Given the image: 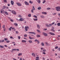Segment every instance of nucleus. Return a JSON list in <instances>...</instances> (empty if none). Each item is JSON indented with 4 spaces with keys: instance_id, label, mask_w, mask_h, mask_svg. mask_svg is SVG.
Instances as JSON below:
<instances>
[{
    "instance_id": "nucleus-50",
    "label": "nucleus",
    "mask_w": 60,
    "mask_h": 60,
    "mask_svg": "<svg viewBox=\"0 0 60 60\" xmlns=\"http://www.w3.org/2000/svg\"><path fill=\"white\" fill-rule=\"evenodd\" d=\"M55 24V22H53L51 24V26H52L53 24Z\"/></svg>"
},
{
    "instance_id": "nucleus-22",
    "label": "nucleus",
    "mask_w": 60,
    "mask_h": 60,
    "mask_svg": "<svg viewBox=\"0 0 60 60\" xmlns=\"http://www.w3.org/2000/svg\"><path fill=\"white\" fill-rule=\"evenodd\" d=\"M33 17H34V18H37V16H36L35 15H34L33 16Z\"/></svg>"
},
{
    "instance_id": "nucleus-5",
    "label": "nucleus",
    "mask_w": 60,
    "mask_h": 60,
    "mask_svg": "<svg viewBox=\"0 0 60 60\" xmlns=\"http://www.w3.org/2000/svg\"><path fill=\"white\" fill-rule=\"evenodd\" d=\"M28 33H29L30 34H34L35 35L36 33L34 32H28Z\"/></svg>"
},
{
    "instance_id": "nucleus-7",
    "label": "nucleus",
    "mask_w": 60,
    "mask_h": 60,
    "mask_svg": "<svg viewBox=\"0 0 60 60\" xmlns=\"http://www.w3.org/2000/svg\"><path fill=\"white\" fill-rule=\"evenodd\" d=\"M43 34L45 36H48V34L44 32H43Z\"/></svg>"
},
{
    "instance_id": "nucleus-4",
    "label": "nucleus",
    "mask_w": 60,
    "mask_h": 60,
    "mask_svg": "<svg viewBox=\"0 0 60 60\" xmlns=\"http://www.w3.org/2000/svg\"><path fill=\"white\" fill-rule=\"evenodd\" d=\"M25 29L26 31H27V30H28L27 29H29V27L28 26H26L25 27Z\"/></svg>"
},
{
    "instance_id": "nucleus-36",
    "label": "nucleus",
    "mask_w": 60,
    "mask_h": 60,
    "mask_svg": "<svg viewBox=\"0 0 60 60\" xmlns=\"http://www.w3.org/2000/svg\"><path fill=\"white\" fill-rule=\"evenodd\" d=\"M16 50V49H12V51H15V50Z\"/></svg>"
},
{
    "instance_id": "nucleus-34",
    "label": "nucleus",
    "mask_w": 60,
    "mask_h": 60,
    "mask_svg": "<svg viewBox=\"0 0 60 60\" xmlns=\"http://www.w3.org/2000/svg\"><path fill=\"white\" fill-rule=\"evenodd\" d=\"M51 30L52 31V32H55V30H53V29H51Z\"/></svg>"
},
{
    "instance_id": "nucleus-60",
    "label": "nucleus",
    "mask_w": 60,
    "mask_h": 60,
    "mask_svg": "<svg viewBox=\"0 0 60 60\" xmlns=\"http://www.w3.org/2000/svg\"><path fill=\"white\" fill-rule=\"evenodd\" d=\"M53 15H56V13H54L53 14Z\"/></svg>"
},
{
    "instance_id": "nucleus-33",
    "label": "nucleus",
    "mask_w": 60,
    "mask_h": 60,
    "mask_svg": "<svg viewBox=\"0 0 60 60\" xmlns=\"http://www.w3.org/2000/svg\"><path fill=\"white\" fill-rule=\"evenodd\" d=\"M4 40L5 41H7L8 40V39L7 38H5L4 39Z\"/></svg>"
},
{
    "instance_id": "nucleus-38",
    "label": "nucleus",
    "mask_w": 60,
    "mask_h": 60,
    "mask_svg": "<svg viewBox=\"0 0 60 60\" xmlns=\"http://www.w3.org/2000/svg\"><path fill=\"white\" fill-rule=\"evenodd\" d=\"M27 35H26V34H25L24 35V37H27Z\"/></svg>"
},
{
    "instance_id": "nucleus-19",
    "label": "nucleus",
    "mask_w": 60,
    "mask_h": 60,
    "mask_svg": "<svg viewBox=\"0 0 60 60\" xmlns=\"http://www.w3.org/2000/svg\"><path fill=\"white\" fill-rule=\"evenodd\" d=\"M22 42H26V40H22Z\"/></svg>"
},
{
    "instance_id": "nucleus-58",
    "label": "nucleus",
    "mask_w": 60,
    "mask_h": 60,
    "mask_svg": "<svg viewBox=\"0 0 60 60\" xmlns=\"http://www.w3.org/2000/svg\"><path fill=\"white\" fill-rule=\"evenodd\" d=\"M8 11H11V10L10 9H9L8 10Z\"/></svg>"
},
{
    "instance_id": "nucleus-8",
    "label": "nucleus",
    "mask_w": 60,
    "mask_h": 60,
    "mask_svg": "<svg viewBox=\"0 0 60 60\" xmlns=\"http://www.w3.org/2000/svg\"><path fill=\"white\" fill-rule=\"evenodd\" d=\"M49 34H51V35H55V34L53 33L50 32L49 33Z\"/></svg>"
},
{
    "instance_id": "nucleus-49",
    "label": "nucleus",
    "mask_w": 60,
    "mask_h": 60,
    "mask_svg": "<svg viewBox=\"0 0 60 60\" xmlns=\"http://www.w3.org/2000/svg\"><path fill=\"white\" fill-rule=\"evenodd\" d=\"M16 34H19V32H18V31H16Z\"/></svg>"
},
{
    "instance_id": "nucleus-45",
    "label": "nucleus",
    "mask_w": 60,
    "mask_h": 60,
    "mask_svg": "<svg viewBox=\"0 0 60 60\" xmlns=\"http://www.w3.org/2000/svg\"><path fill=\"white\" fill-rule=\"evenodd\" d=\"M10 28H11L12 29H14V27L12 28V27H11Z\"/></svg>"
},
{
    "instance_id": "nucleus-18",
    "label": "nucleus",
    "mask_w": 60,
    "mask_h": 60,
    "mask_svg": "<svg viewBox=\"0 0 60 60\" xmlns=\"http://www.w3.org/2000/svg\"><path fill=\"white\" fill-rule=\"evenodd\" d=\"M42 14H45V15L47 14V12H42Z\"/></svg>"
},
{
    "instance_id": "nucleus-6",
    "label": "nucleus",
    "mask_w": 60,
    "mask_h": 60,
    "mask_svg": "<svg viewBox=\"0 0 60 60\" xmlns=\"http://www.w3.org/2000/svg\"><path fill=\"white\" fill-rule=\"evenodd\" d=\"M12 13H13L14 14H15V15H16V12H15V11H12Z\"/></svg>"
},
{
    "instance_id": "nucleus-24",
    "label": "nucleus",
    "mask_w": 60,
    "mask_h": 60,
    "mask_svg": "<svg viewBox=\"0 0 60 60\" xmlns=\"http://www.w3.org/2000/svg\"><path fill=\"white\" fill-rule=\"evenodd\" d=\"M38 29H40V26L39 25H38Z\"/></svg>"
},
{
    "instance_id": "nucleus-21",
    "label": "nucleus",
    "mask_w": 60,
    "mask_h": 60,
    "mask_svg": "<svg viewBox=\"0 0 60 60\" xmlns=\"http://www.w3.org/2000/svg\"><path fill=\"white\" fill-rule=\"evenodd\" d=\"M18 17H19V18H22V16L21 15H19Z\"/></svg>"
},
{
    "instance_id": "nucleus-20",
    "label": "nucleus",
    "mask_w": 60,
    "mask_h": 60,
    "mask_svg": "<svg viewBox=\"0 0 60 60\" xmlns=\"http://www.w3.org/2000/svg\"><path fill=\"white\" fill-rule=\"evenodd\" d=\"M38 2L39 4L41 3V0H38Z\"/></svg>"
},
{
    "instance_id": "nucleus-10",
    "label": "nucleus",
    "mask_w": 60,
    "mask_h": 60,
    "mask_svg": "<svg viewBox=\"0 0 60 60\" xmlns=\"http://www.w3.org/2000/svg\"><path fill=\"white\" fill-rule=\"evenodd\" d=\"M19 20L21 21H24V19H23V18H20L19 19Z\"/></svg>"
},
{
    "instance_id": "nucleus-64",
    "label": "nucleus",
    "mask_w": 60,
    "mask_h": 60,
    "mask_svg": "<svg viewBox=\"0 0 60 60\" xmlns=\"http://www.w3.org/2000/svg\"><path fill=\"white\" fill-rule=\"evenodd\" d=\"M13 59L14 60H17V59L14 58H13Z\"/></svg>"
},
{
    "instance_id": "nucleus-62",
    "label": "nucleus",
    "mask_w": 60,
    "mask_h": 60,
    "mask_svg": "<svg viewBox=\"0 0 60 60\" xmlns=\"http://www.w3.org/2000/svg\"><path fill=\"white\" fill-rule=\"evenodd\" d=\"M4 31H5V28H4Z\"/></svg>"
},
{
    "instance_id": "nucleus-23",
    "label": "nucleus",
    "mask_w": 60,
    "mask_h": 60,
    "mask_svg": "<svg viewBox=\"0 0 60 60\" xmlns=\"http://www.w3.org/2000/svg\"><path fill=\"white\" fill-rule=\"evenodd\" d=\"M0 47L1 48H4V46L0 45Z\"/></svg>"
},
{
    "instance_id": "nucleus-63",
    "label": "nucleus",
    "mask_w": 60,
    "mask_h": 60,
    "mask_svg": "<svg viewBox=\"0 0 60 60\" xmlns=\"http://www.w3.org/2000/svg\"><path fill=\"white\" fill-rule=\"evenodd\" d=\"M57 48H58V46H56L55 47V49H57Z\"/></svg>"
},
{
    "instance_id": "nucleus-27",
    "label": "nucleus",
    "mask_w": 60,
    "mask_h": 60,
    "mask_svg": "<svg viewBox=\"0 0 60 60\" xmlns=\"http://www.w3.org/2000/svg\"><path fill=\"white\" fill-rule=\"evenodd\" d=\"M14 25L15 26H18V24L16 23H14Z\"/></svg>"
},
{
    "instance_id": "nucleus-35",
    "label": "nucleus",
    "mask_w": 60,
    "mask_h": 60,
    "mask_svg": "<svg viewBox=\"0 0 60 60\" xmlns=\"http://www.w3.org/2000/svg\"><path fill=\"white\" fill-rule=\"evenodd\" d=\"M57 25L58 26H60V23H58L57 24Z\"/></svg>"
},
{
    "instance_id": "nucleus-44",
    "label": "nucleus",
    "mask_w": 60,
    "mask_h": 60,
    "mask_svg": "<svg viewBox=\"0 0 60 60\" xmlns=\"http://www.w3.org/2000/svg\"><path fill=\"white\" fill-rule=\"evenodd\" d=\"M45 2H46V1L44 0L43 2V4H44V3H45Z\"/></svg>"
},
{
    "instance_id": "nucleus-39",
    "label": "nucleus",
    "mask_w": 60,
    "mask_h": 60,
    "mask_svg": "<svg viewBox=\"0 0 60 60\" xmlns=\"http://www.w3.org/2000/svg\"><path fill=\"white\" fill-rule=\"evenodd\" d=\"M10 20L11 21V22H13L14 21H13V20L12 19H11Z\"/></svg>"
},
{
    "instance_id": "nucleus-3",
    "label": "nucleus",
    "mask_w": 60,
    "mask_h": 60,
    "mask_svg": "<svg viewBox=\"0 0 60 60\" xmlns=\"http://www.w3.org/2000/svg\"><path fill=\"white\" fill-rule=\"evenodd\" d=\"M33 8L31 9V11L32 12V13H34V10H35V8H34V7L33 6Z\"/></svg>"
},
{
    "instance_id": "nucleus-47",
    "label": "nucleus",
    "mask_w": 60,
    "mask_h": 60,
    "mask_svg": "<svg viewBox=\"0 0 60 60\" xmlns=\"http://www.w3.org/2000/svg\"><path fill=\"white\" fill-rule=\"evenodd\" d=\"M38 33H41V31H40V30H38Z\"/></svg>"
},
{
    "instance_id": "nucleus-12",
    "label": "nucleus",
    "mask_w": 60,
    "mask_h": 60,
    "mask_svg": "<svg viewBox=\"0 0 60 60\" xmlns=\"http://www.w3.org/2000/svg\"><path fill=\"white\" fill-rule=\"evenodd\" d=\"M32 56H34V57H35V54L34 53H32Z\"/></svg>"
},
{
    "instance_id": "nucleus-26",
    "label": "nucleus",
    "mask_w": 60,
    "mask_h": 60,
    "mask_svg": "<svg viewBox=\"0 0 60 60\" xmlns=\"http://www.w3.org/2000/svg\"><path fill=\"white\" fill-rule=\"evenodd\" d=\"M4 0V3H7V0Z\"/></svg>"
},
{
    "instance_id": "nucleus-16",
    "label": "nucleus",
    "mask_w": 60,
    "mask_h": 60,
    "mask_svg": "<svg viewBox=\"0 0 60 60\" xmlns=\"http://www.w3.org/2000/svg\"><path fill=\"white\" fill-rule=\"evenodd\" d=\"M41 18H42L43 19H44L45 18V17L43 15H41Z\"/></svg>"
},
{
    "instance_id": "nucleus-11",
    "label": "nucleus",
    "mask_w": 60,
    "mask_h": 60,
    "mask_svg": "<svg viewBox=\"0 0 60 60\" xmlns=\"http://www.w3.org/2000/svg\"><path fill=\"white\" fill-rule=\"evenodd\" d=\"M11 3L12 5H13L14 4V2L12 0L11 1Z\"/></svg>"
},
{
    "instance_id": "nucleus-15",
    "label": "nucleus",
    "mask_w": 60,
    "mask_h": 60,
    "mask_svg": "<svg viewBox=\"0 0 60 60\" xmlns=\"http://www.w3.org/2000/svg\"><path fill=\"white\" fill-rule=\"evenodd\" d=\"M46 26H47V27H49V25L48 24H46Z\"/></svg>"
},
{
    "instance_id": "nucleus-32",
    "label": "nucleus",
    "mask_w": 60,
    "mask_h": 60,
    "mask_svg": "<svg viewBox=\"0 0 60 60\" xmlns=\"http://www.w3.org/2000/svg\"><path fill=\"white\" fill-rule=\"evenodd\" d=\"M29 3L30 4H33V2H32L31 1H29Z\"/></svg>"
},
{
    "instance_id": "nucleus-40",
    "label": "nucleus",
    "mask_w": 60,
    "mask_h": 60,
    "mask_svg": "<svg viewBox=\"0 0 60 60\" xmlns=\"http://www.w3.org/2000/svg\"><path fill=\"white\" fill-rule=\"evenodd\" d=\"M5 25H4L3 26V28H5Z\"/></svg>"
},
{
    "instance_id": "nucleus-61",
    "label": "nucleus",
    "mask_w": 60,
    "mask_h": 60,
    "mask_svg": "<svg viewBox=\"0 0 60 60\" xmlns=\"http://www.w3.org/2000/svg\"><path fill=\"white\" fill-rule=\"evenodd\" d=\"M8 6H10V4H8Z\"/></svg>"
},
{
    "instance_id": "nucleus-51",
    "label": "nucleus",
    "mask_w": 60,
    "mask_h": 60,
    "mask_svg": "<svg viewBox=\"0 0 60 60\" xmlns=\"http://www.w3.org/2000/svg\"><path fill=\"white\" fill-rule=\"evenodd\" d=\"M40 43V41H38V44H39Z\"/></svg>"
},
{
    "instance_id": "nucleus-25",
    "label": "nucleus",
    "mask_w": 60,
    "mask_h": 60,
    "mask_svg": "<svg viewBox=\"0 0 60 60\" xmlns=\"http://www.w3.org/2000/svg\"><path fill=\"white\" fill-rule=\"evenodd\" d=\"M28 41L29 42V43H31L32 42V41L31 40H29Z\"/></svg>"
},
{
    "instance_id": "nucleus-17",
    "label": "nucleus",
    "mask_w": 60,
    "mask_h": 60,
    "mask_svg": "<svg viewBox=\"0 0 60 60\" xmlns=\"http://www.w3.org/2000/svg\"><path fill=\"white\" fill-rule=\"evenodd\" d=\"M22 55V53H20L19 54H18V56H21Z\"/></svg>"
},
{
    "instance_id": "nucleus-1",
    "label": "nucleus",
    "mask_w": 60,
    "mask_h": 60,
    "mask_svg": "<svg viewBox=\"0 0 60 60\" xmlns=\"http://www.w3.org/2000/svg\"><path fill=\"white\" fill-rule=\"evenodd\" d=\"M56 9L57 11H60V7L59 6L56 7Z\"/></svg>"
},
{
    "instance_id": "nucleus-43",
    "label": "nucleus",
    "mask_w": 60,
    "mask_h": 60,
    "mask_svg": "<svg viewBox=\"0 0 60 60\" xmlns=\"http://www.w3.org/2000/svg\"><path fill=\"white\" fill-rule=\"evenodd\" d=\"M18 38L19 39H20V36H18Z\"/></svg>"
},
{
    "instance_id": "nucleus-59",
    "label": "nucleus",
    "mask_w": 60,
    "mask_h": 60,
    "mask_svg": "<svg viewBox=\"0 0 60 60\" xmlns=\"http://www.w3.org/2000/svg\"><path fill=\"white\" fill-rule=\"evenodd\" d=\"M38 60H40V59H39V57H38Z\"/></svg>"
},
{
    "instance_id": "nucleus-54",
    "label": "nucleus",
    "mask_w": 60,
    "mask_h": 60,
    "mask_svg": "<svg viewBox=\"0 0 60 60\" xmlns=\"http://www.w3.org/2000/svg\"><path fill=\"white\" fill-rule=\"evenodd\" d=\"M2 42H4V40H2Z\"/></svg>"
},
{
    "instance_id": "nucleus-56",
    "label": "nucleus",
    "mask_w": 60,
    "mask_h": 60,
    "mask_svg": "<svg viewBox=\"0 0 60 60\" xmlns=\"http://www.w3.org/2000/svg\"><path fill=\"white\" fill-rule=\"evenodd\" d=\"M0 12L1 13H3V11L2 10L0 11Z\"/></svg>"
},
{
    "instance_id": "nucleus-53",
    "label": "nucleus",
    "mask_w": 60,
    "mask_h": 60,
    "mask_svg": "<svg viewBox=\"0 0 60 60\" xmlns=\"http://www.w3.org/2000/svg\"><path fill=\"white\" fill-rule=\"evenodd\" d=\"M16 50L17 51H19V49H16Z\"/></svg>"
},
{
    "instance_id": "nucleus-48",
    "label": "nucleus",
    "mask_w": 60,
    "mask_h": 60,
    "mask_svg": "<svg viewBox=\"0 0 60 60\" xmlns=\"http://www.w3.org/2000/svg\"><path fill=\"white\" fill-rule=\"evenodd\" d=\"M35 41L36 42L38 41V40H37V39H35Z\"/></svg>"
},
{
    "instance_id": "nucleus-57",
    "label": "nucleus",
    "mask_w": 60,
    "mask_h": 60,
    "mask_svg": "<svg viewBox=\"0 0 60 60\" xmlns=\"http://www.w3.org/2000/svg\"><path fill=\"white\" fill-rule=\"evenodd\" d=\"M43 54H44V55H45L46 54V53H45V52H43Z\"/></svg>"
},
{
    "instance_id": "nucleus-14",
    "label": "nucleus",
    "mask_w": 60,
    "mask_h": 60,
    "mask_svg": "<svg viewBox=\"0 0 60 60\" xmlns=\"http://www.w3.org/2000/svg\"><path fill=\"white\" fill-rule=\"evenodd\" d=\"M5 14H6V15H9V14H8L7 12H6V11L5 12Z\"/></svg>"
},
{
    "instance_id": "nucleus-37",
    "label": "nucleus",
    "mask_w": 60,
    "mask_h": 60,
    "mask_svg": "<svg viewBox=\"0 0 60 60\" xmlns=\"http://www.w3.org/2000/svg\"><path fill=\"white\" fill-rule=\"evenodd\" d=\"M43 52H46V50L45 49H44L43 50Z\"/></svg>"
},
{
    "instance_id": "nucleus-9",
    "label": "nucleus",
    "mask_w": 60,
    "mask_h": 60,
    "mask_svg": "<svg viewBox=\"0 0 60 60\" xmlns=\"http://www.w3.org/2000/svg\"><path fill=\"white\" fill-rule=\"evenodd\" d=\"M25 4L26 5H29V3H27L26 1H25Z\"/></svg>"
},
{
    "instance_id": "nucleus-29",
    "label": "nucleus",
    "mask_w": 60,
    "mask_h": 60,
    "mask_svg": "<svg viewBox=\"0 0 60 60\" xmlns=\"http://www.w3.org/2000/svg\"><path fill=\"white\" fill-rule=\"evenodd\" d=\"M41 44L42 46H43L44 45V43H41Z\"/></svg>"
},
{
    "instance_id": "nucleus-28",
    "label": "nucleus",
    "mask_w": 60,
    "mask_h": 60,
    "mask_svg": "<svg viewBox=\"0 0 60 60\" xmlns=\"http://www.w3.org/2000/svg\"><path fill=\"white\" fill-rule=\"evenodd\" d=\"M38 9L39 10H41V7H39L38 8Z\"/></svg>"
},
{
    "instance_id": "nucleus-2",
    "label": "nucleus",
    "mask_w": 60,
    "mask_h": 60,
    "mask_svg": "<svg viewBox=\"0 0 60 60\" xmlns=\"http://www.w3.org/2000/svg\"><path fill=\"white\" fill-rule=\"evenodd\" d=\"M16 4H17L19 6H22V4H21L19 3H16Z\"/></svg>"
},
{
    "instance_id": "nucleus-41",
    "label": "nucleus",
    "mask_w": 60,
    "mask_h": 60,
    "mask_svg": "<svg viewBox=\"0 0 60 60\" xmlns=\"http://www.w3.org/2000/svg\"><path fill=\"white\" fill-rule=\"evenodd\" d=\"M51 9V8H47V10H50Z\"/></svg>"
},
{
    "instance_id": "nucleus-13",
    "label": "nucleus",
    "mask_w": 60,
    "mask_h": 60,
    "mask_svg": "<svg viewBox=\"0 0 60 60\" xmlns=\"http://www.w3.org/2000/svg\"><path fill=\"white\" fill-rule=\"evenodd\" d=\"M29 38L30 40H32V39H34V37L33 38H31V37H29Z\"/></svg>"
},
{
    "instance_id": "nucleus-46",
    "label": "nucleus",
    "mask_w": 60,
    "mask_h": 60,
    "mask_svg": "<svg viewBox=\"0 0 60 60\" xmlns=\"http://www.w3.org/2000/svg\"><path fill=\"white\" fill-rule=\"evenodd\" d=\"M45 44H46V45L47 46L48 45V43L47 42H46L45 43Z\"/></svg>"
},
{
    "instance_id": "nucleus-52",
    "label": "nucleus",
    "mask_w": 60,
    "mask_h": 60,
    "mask_svg": "<svg viewBox=\"0 0 60 60\" xmlns=\"http://www.w3.org/2000/svg\"><path fill=\"white\" fill-rule=\"evenodd\" d=\"M58 49L59 51H60V48H58Z\"/></svg>"
},
{
    "instance_id": "nucleus-42",
    "label": "nucleus",
    "mask_w": 60,
    "mask_h": 60,
    "mask_svg": "<svg viewBox=\"0 0 60 60\" xmlns=\"http://www.w3.org/2000/svg\"><path fill=\"white\" fill-rule=\"evenodd\" d=\"M6 42H7V43H9V42H10V41H6Z\"/></svg>"
},
{
    "instance_id": "nucleus-31",
    "label": "nucleus",
    "mask_w": 60,
    "mask_h": 60,
    "mask_svg": "<svg viewBox=\"0 0 60 60\" xmlns=\"http://www.w3.org/2000/svg\"><path fill=\"white\" fill-rule=\"evenodd\" d=\"M28 17H30L31 16V15L30 14H29L28 15Z\"/></svg>"
},
{
    "instance_id": "nucleus-55",
    "label": "nucleus",
    "mask_w": 60,
    "mask_h": 60,
    "mask_svg": "<svg viewBox=\"0 0 60 60\" xmlns=\"http://www.w3.org/2000/svg\"><path fill=\"white\" fill-rule=\"evenodd\" d=\"M41 37V36L39 35H38V37Z\"/></svg>"
},
{
    "instance_id": "nucleus-30",
    "label": "nucleus",
    "mask_w": 60,
    "mask_h": 60,
    "mask_svg": "<svg viewBox=\"0 0 60 60\" xmlns=\"http://www.w3.org/2000/svg\"><path fill=\"white\" fill-rule=\"evenodd\" d=\"M34 21H37V19H34Z\"/></svg>"
}]
</instances>
